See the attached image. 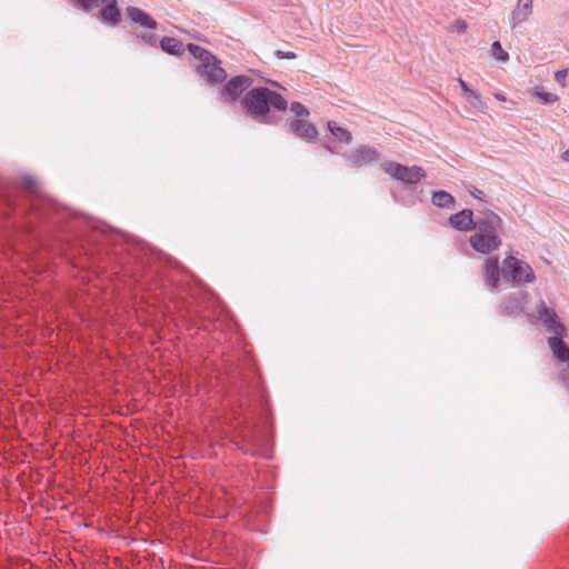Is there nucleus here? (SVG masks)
I'll use <instances>...</instances> for the list:
<instances>
[{
    "label": "nucleus",
    "mask_w": 569,
    "mask_h": 569,
    "mask_svg": "<svg viewBox=\"0 0 569 569\" xmlns=\"http://www.w3.org/2000/svg\"><path fill=\"white\" fill-rule=\"evenodd\" d=\"M246 112L256 121L272 124L280 118L271 114L270 109L286 111L287 100L277 91L266 87L252 88L241 100Z\"/></svg>",
    "instance_id": "1"
},
{
    "label": "nucleus",
    "mask_w": 569,
    "mask_h": 569,
    "mask_svg": "<svg viewBox=\"0 0 569 569\" xmlns=\"http://www.w3.org/2000/svg\"><path fill=\"white\" fill-rule=\"evenodd\" d=\"M539 321L552 336L548 338V345L553 356L561 361H569V346L563 341L566 327L560 321L555 309L548 307L543 301L537 306Z\"/></svg>",
    "instance_id": "2"
},
{
    "label": "nucleus",
    "mask_w": 569,
    "mask_h": 569,
    "mask_svg": "<svg viewBox=\"0 0 569 569\" xmlns=\"http://www.w3.org/2000/svg\"><path fill=\"white\" fill-rule=\"evenodd\" d=\"M187 49L199 60L200 63L196 67V70L206 79L208 84L213 86L226 80L227 72L220 66V60L216 56L194 43H188Z\"/></svg>",
    "instance_id": "3"
},
{
    "label": "nucleus",
    "mask_w": 569,
    "mask_h": 569,
    "mask_svg": "<svg viewBox=\"0 0 569 569\" xmlns=\"http://www.w3.org/2000/svg\"><path fill=\"white\" fill-rule=\"evenodd\" d=\"M20 183L26 196V208L30 211L40 217H49L59 210L58 203L40 193L38 183L31 176L22 177Z\"/></svg>",
    "instance_id": "4"
},
{
    "label": "nucleus",
    "mask_w": 569,
    "mask_h": 569,
    "mask_svg": "<svg viewBox=\"0 0 569 569\" xmlns=\"http://www.w3.org/2000/svg\"><path fill=\"white\" fill-rule=\"evenodd\" d=\"M380 168L391 178L400 182L405 189L411 190L427 176L422 167H408L396 161H385L380 164Z\"/></svg>",
    "instance_id": "5"
},
{
    "label": "nucleus",
    "mask_w": 569,
    "mask_h": 569,
    "mask_svg": "<svg viewBox=\"0 0 569 569\" xmlns=\"http://www.w3.org/2000/svg\"><path fill=\"white\" fill-rule=\"evenodd\" d=\"M536 280L533 269L523 260L508 256L502 261V281L517 284L531 283Z\"/></svg>",
    "instance_id": "6"
},
{
    "label": "nucleus",
    "mask_w": 569,
    "mask_h": 569,
    "mask_svg": "<svg viewBox=\"0 0 569 569\" xmlns=\"http://www.w3.org/2000/svg\"><path fill=\"white\" fill-rule=\"evenodd\" d=\"M127 14L133 24H138L144 29L142 33H133V38L136 40L140 39L150 47H156L157 34L154 33V30L158 26L157 21L149 13L138 7L129 6L127 8Z\"/></svg>",
    "instance_id": "7"
},
{
    "label": "nucleus",
    "mask_w": 569,
    "mask_h": 569,
    "mask_svg": "<svg viewBox=\"0 0 569 569\" xmlns=\"http://www.w3.org/2000/svg\"><path fill=\"white\" fill-rule=\"evenodd\" d=\"M346 160L352 167H363L380 160V153L377 149L361 144L345 154Z\"/></svg>",
    "instance_id": "8"
},
{
    "label": "nucleus",
    "mask_w": 569,
    "mask_h": 569,
    "mask_svg": "<svg viewBox=\"0 0 569 569\" xmlns=\"http://www.w3.org/2000/svg\"><path fill=\"white\" fill-rule=\"evenodd\" d=\"M252 84V79L248 76H236L221 87L220 93L230 101H236L243 91Z\"/></svg>",
    "instance_id": "9"
},
{
    "label": "nucleus",
    "mask_w": 569,
    "mask_h": 569,
    "mask_svg": "<svg viewBox=\"0 0 569 569\" xmlns=\"http://www.w3.org/2000/svg\"><path fill=\"white\" fill-rule=\"evenodd\" d=\"M470 246L478 252L482 254H490L495 250H497L501 240L497 234L486 233V232H476L469 239Z\"/></svg>",
    "instance_id": "10"
},
{
    "label": "nucleus",
    "mask_w": 569,
    "mask_h": 569,
    "mask_svg": "<svg viewBox=\"0 0 569 569\" xmlns=\"http://www.w3.org/2000/svg\"><path fill=\"white\" fill-rule=\"evenodd\" d=\"M99 7H101L98 13L99 21L106 26L116 27L121 19L117 0H99Z\"/></svg>",
    "instance_id": "11"
},
{
    "label": "nucleus",
    "mask_w": 569,
    "mask_h": 569,
    "mask_svg": "<svg viewBox=\"0 0 569 569\" xmlns=\"http://www.w3.org/2000/svg\"><path fill=\"white\" fill-rule=\"evenodd\" d=\"M502 280V267L499 266L498 257H490L486 260L483 268V281L493 291Z\"/></svg>",
    "instance_id": "12"
},
{
    "label": "nucleus",
    "mask_w": 569,
    "mask_h": 569,
    "mask_svg": "<svg viewBox=\"0 0 569 569\" xmlns=\"http://www.w3.org/2000/svg\"><path fill=\"white\" fill-rule=\"evenodd\" d=\"M289 130L297 138L308 142V143L316 142L317 137H318L317 128L312 123H310L303 119L292 120L289 123Z\"/></svg>",
    "instance_id": "13"
},
{
    "label": "nucleus",
    "mask_w": 569,
    "mask_h": 569,
    "mask_svg": "<svg viewBox=\"0 0 569 569\" xmlns=\"http://www.w3.org/2000/svg\"><path fill=\"white\" fill-rule=\"evenodd\" d=\"M127 250H128L130 257L132 259H134V261L137 263V270L133 269V268H129V267L123 266L122 267V272L124 274H128L137 283L143 284V280H142V277L139 274V271L140 270H144L148 262L144 260V256L142 253V249L139 248L136 244H132V246L130 244Z\"/></svg>",
    "instance_id": "14"
},
{
    "label": "nucleus",
    "mask_w": 569,
    "mask_h": 569,
    "mask_svg": "<svg viewBox=\"0 0 569 569\" xmlns=\"http://www.w3.org/2000/svg\"><path fill=\"white\" fill-rule=\"evenodd\" d=\"M502 220L495 212L488 210L481 217L475 219V229L479 232L497 234L501 229Z\"/></svg>",
    "instance_id": "15"
},
{
    "label": "nucleus",
    "mask_w": 569,
    "mask_h": 569,
    "mask_svg": "<svg viewBox=\"0 0 569 569\" xmlns=\"http://www.w3.org/2000/svg\"><path fill=\"white\" fill-rule=\"evenodd\" d=\"M525 292L510 293L506 296L501 303V311L507 316H518L522 312L525 306Z\"/></svg>",
    "instance_id": "16"
},
{
    "label": "nucleus",
    "mask_w": 569,
    "mask_h": 569,
    "mask_svg": "<svg viewBox=\"0 0 569 569\" xmlns=\"http://www.w3.org/2000/svg\"><path fill=\"white\" fill-rule=\"evenodd\" d=\"M449 222L452 228L460 230V231L475 230L473 212L470 209H463V210L452 214L449 219Z\"/></svg>",
    "instance_id": "17"
},
{
    "label": "nucleus",
    "mask_w": 569,
    "mask_h": 569,
    "mask_svg": "<svg viewBox=\"0 0 569 569\" xmlns=\"http://www.w3.org/2000/svg\"><path fill=\"white\" fill-rule=\"evenodd\" d=\"M532 4L533 3L517 1V6L511 12V28H516L519 23L529 18L532 13Z\"/></svg>",
    "instance_id": "18"
},
{
    "label": "nucleus",
    "mask_w": 569,
    "mask_h": 569,
    "mask_svg": "<svg viewBox=\"0 0 569 569\" xmlns=\"http://www.w3.org/2000/svg\"><path fill=\"white\" fill-rule=\"evenodd\" d=\"M160 48L166 53L181 56L183 53L182 42L171 37H163L160 40Z\"/></svg>",
    "instance_id": "19"
},
{
    "label": "nucleus",
    "mask_w": 569,
    "mask_h": 569,
    "mask_svg": "<svg viewBox=\"0 0 569 569\" xmlns=\"http://www.w3.org/2000/svg\"><path fill=\"white\" fill-rule=\"evenodd\" d=\"M432 203L439 208L449 209L455 206V198L445 190L433 191L432 192Z\"/></svg>",
    "instance_id": "20"
},
{
    "label": "nucleus",
    "mask_w": 569,
    "mask_h": 569,
    "mask_svg": "<svg viewBox=\"0 0 569 569\" xmlns=\"http://www.w3.org/2000/svg\"><path fill=\"white\" fill-rule=\"evenodd\" d=\"M328 130L339 142L348 144L352 140L351 132L342 127H339L335 121L328 122Z\"/></svg>",
    "instance_id": "21"
},
{
    "label": "nucleus",
    "mask_w": 569,
    "mask_h": 569,
    "mask_svg": "<svg viewBox=\"0 0 569 569\" xmlns=\"http://www.w3.org/2000/svg\"><path fill=\"white\" fill-rule=\"evenodd\" d=\"M69 3L86 13L93 11L99 8V0H68Z\"/></svg>",
    "instance_id": "22"
},
{
    "label": "nucleus",
    "mask_w": 569,
    "mask_h": 569,
    "mask_svg": "<svg viewBox=\"0 0 569 569\" xmlns=\"http://www.w3.org/2000/svg\"><path fill=\"white\" fill-rule=\"evenodd\" d=\"M492 54L499 61H507L509 59V54L505 51L499 41H495L491 46Z\"/></svg>",
    "instance_id": "23"
},
{
    "label": "nucleus",
    "mask_w": 569,
    "mask_h": 569,
    "mask_svg": "<svg viewBox=\"0 0 569 569\" xmlns=\"http://www.w3.org/2000/svg\"><path fill=\"white\" fill-rule=\"evenodd\" d=\"M290 110L298 118H307L309 116V110L300 102H292L290 106Z\"/></svg>",
    "instance_id": "24"
},
{
    "label": "nucleus",
    "mask_w": 569,
    "mask_h": 569,
    "mask_svg": "<svg viewBox=\"0 0 569 569\" xmlns=\"http://www.w3.org/2000/svg\"><path fill=\"white\" fill-rule=\"evenodd\" d=\"M536 96L542 101L545 104H551L558 100V96L551 92L536 90Z\"/></svg>",
    "instance_id": "25"
},
{
    "label": "nucleus",
    "mask_w": 569,
    "mask_h": 569,
    "mask_svg": "<svg viewBox=\"0 0 569 569\" xmlns=\"http://www.w3.org/2000/svg\"><path fill=\"white\" fill-rule=\"evenodd\" d=\"M467 94H468V96H467V101H468L471 106H473V107H478V106H480V104H481V96H480L478 92H476V91L471 90V91H470V92H468Z\"/></svg>",
    "instance_id": "26"
},
{
    "label": "nucleus",
    "mask_w": 569,
    "mask_h": 569,
    "mask_svg": "<svg viewBox=\"0 0 569 569\" xmlns=\"http://www.w3.org/2000/svg\"><path fill=\"white\" fill-rule=\"evenodd\" d=\"M567 76H568V70L567 69L558 70V71L555 72L556 81L558 83H561L562 86H565Z\"/></svg>",
    "instance_id": "27"
},
{
    "label": "nucleus",
    "mask_w": 569,
    "mask_h": 569,
    "mask_svg": "<svg viewBox=\"0 0 569 569\" xmlns=\"http://www.w3.org/2000/svg\"><path fill=\"white\" fill-rule=\"evenodd\" d=\"M276 54L279 59H295L297 56L292 51L277 50Z\"/></svg>",
    "instance_id": "28"
},
{
    "label": "nucleus",
    "mask_w": 569,
    "mask_h": 569,
    "mask_svg": "<svg viewBox=\"0 0 569 569\" xmlns=\"http://www.w3.org/2000/svg\"><path fill=\"white\" fill-rule=\"evenodd\" d=\"M453 27L458 32H463L467 29V22L462 19H457L453 22Z\"/></svg>",
    "instance_id": "29"
},
{
    "label": "nucleus",
    "mask_w": 569,
    "mask_h": 569,
    "mask_svg": "<svg viewBox=\"0 0 569 569\" xmlns=\"http://www.w3.org/2000/svg\"><path fill=\"white\" fill-rule=\"evenodd\" d=\"M469 192L472 197H475L479 200H482V197L485 196L483 191H481L480 189H478L473 186L469 189Z\"/></svg>",
    "instance_id": "30"
},
{
    "label": "nucleus",
    "mask_w": 569,
    "mask_h": 569,
    "mask_svg": "<svg viewBox=\"0 0 569 569\" xmlns=\"http://www.w3.org/2000/svg\"><path fill=\"white\" fill-rule=\"evenodd\" d=\"M459 81V86L461 88V90L465 92V93H468L471 91V89L469 88V86L467 84L466 81H463L461 78L458 79Z\"/></svg>",
    "instance_id": "31"
},
{
    "label": "nucleus",
    "mask_w": 569,
    "mask_h": 569,
    "mask_svg": "<svg viewBox=\"0 0 569 569\" xmlns=\"http://www.w3.org/2000/svg\"><path fill=\"white\" fill-rule=\"evenodd\" d=\"M6 201L8 202V204L10 207L16 208L17 204H16V200L14 199H12L11 197H7Z\"/></svg>",
    "instance_id": "32"
},
{
    "label": "nucleus",
    "mask_w": 569,
    "mask_h": 569,
    "mask_svg": "<svg viewBox=\"0 0 569 569\" xmlns=\"http://www.w3.org/2000/svg\"><path fill=\"white\" fill-rule=\"evenodd\" d=\"M561 158L563 161L569 162V149H567L562 154Z\"/></svg>",
    "instance_id": "33"
},
{
    "label": "nucleus",
    "mask_w": 569,
    "mask_h": 569,
    "mask_svg": "<svg viewBox=\"0 0 569 569\" xmlns=\"http://www.w3.org/2000/svg\"><path fill=\"white\" fill-rule=\"evenodd\" d=\"M495 96H496V98H497V99H499V100H505V97H503V96H501V94H499V93H496Z\"/></svg>",
    "instance_id": "34"
},
{
    "label": "nucleus",
    "mask_w": 569,
    "mask_h": 569,
    "mask_svg": "<svg viewBox=\"0 0 569 569\" xmlns=\"http://www.w3.org/2000/svg\"><path fill=\"white\" fill-rule=\"evenodd\" d=\"M325 149H326L327 151H329V152L333 153V150H332V148H331V147H329V146H325Z\"/></svg>",
    "instance_id": "35"
},
{
    "label": "nucleus",
    "mask_w": 569,
    "mask_h": 569,
    "mask_svg": "<svg viewBox=\"0 0 569 569\" xmlns=\"http://www.w3.org/2000/svg\"><path fill=\"white\" fill-rule=\"evenodd\" d=\"M520 2H529V3H533V0H519Z\"/></svg>",
    "instance_id": "36"
}]
</instances>
